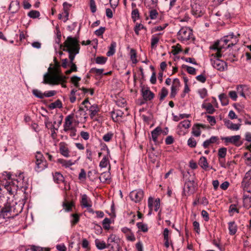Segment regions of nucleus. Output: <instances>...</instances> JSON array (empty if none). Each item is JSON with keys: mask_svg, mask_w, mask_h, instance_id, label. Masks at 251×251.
I'll use <instances>...</instances> for the list:
<instances>
[{"mask_svg": "<svg viewBox=\"0 0 251 251\" xmlns=\"http://www.w3.org/2000/svg\"><path fill=\"white\" fill-rule=\"evenodd\" d=\"M221 139L222 140L224 141L226 143V144H231L237 147H239L242 144V143L240 142L241 136L239 135L227 137H222Z\"/></svg>", "mask_w": 251, "mask_h": 251, "instance_id": "nucleus-9", "label": "nucleus"}, {"mask_svg": "<svg viewBox=\"0 0 251 251\" xmlns=\"http://www.w3.org/2000/svg\"><path fill=\"white\" fill-rule=\"evenodd\" d=\"M57 162L65 168H70L71 166L75 165L77 162V160L73 161L72 160H67L63 159H58Z\"/></svg>", "mask_w": 251, "mask_h": 251, "instance_id": "nucleus-20", "label": "nucleus"}, {"mask_svg": "<svg viewBox=\"0 0 251 251\" xmlns=\"http://www.w3.org/2000/svg\"><path fill=\"white\" fill-rule=\"evenodd\" d=\"M86 156L89 161L92 162L93 160V152L90 149L88 148L86 150Z\"/></svg>", "mask_w": 251, "mask_h": 251, "instance_id": "nucleus-62", "label": "nucleus"}, {"mask_svg": "<svg viewBox=\"0 0 251 251\" xmlns=\"http://www.w3.org/2000/svg\"><path fill=\"white\" fill-rule=\"evenodd\" d=\"M35 170L37 172L43 171L48 167L47 161L40 151H37L35 154Z\"/></svg>", "mask_w": 251, "mask_h": 251, "instance_id": "nucleus-7", "label": "nucleus"}, {"mask_svg": "<svg viewBox=\"0 0 251 251\" xmlns=\"http://www.w3.org/2000/svg\"><path fill=\"white\" fill-rule=\"evenodd\" d=\"M177 38L178 40L184 43L193 41L195 39L192 30L186 27H183L179 30L177 34Z\"/></svg>", "mask_w": 251, "mask_h": 251, "instance_id": "nucleus-5", "label": "nucleus"}, {"mask_svg": "<svg viewBox=\"0 0 251 251\" xmlns=\"http://www.w3.org/2000/svg\"><path fill=\"white\" fill-rule=\"evenodd\" d=\"M168 94V90L166 88L163 87L160 92L159 93V95L160 96V100L162 101L164 99V98L167 96Z\"/></svg>", "mask_w": 251, "mask_h": 251, "instance_id": "nucleus-53", "label": "nucleus"}, {"mask_svg": "<svg viewBox=\"0 0 251 251\" xmlns=\"http://www.w3.org/2000/svg\"><path fill=\"white\" fill-rule=\"evenodd\" d=\"M229 36L231 37V42L230 44H228V47H232L238 43V37L236 35H234L233 33L229 34Z\"/></svg>", "mask_w": 251, "mask_h": 251, "instance_id": "nucleus-45", "label": "nucleus"}, {"mask_svg": "<svg viewBox=\"0 0 251 251\" xmlns=\"http://www.w3.org/2000/svg\"><path fill=\"white\" fill-rule=\"evenodd\" d=\"M191 125V122L188 120H185L180 122L178 125V127L180 128H184L185 129H188L190 127Z\"/></svg>", "mask_w": 251, "mask_h": 251, "instance_id": "nucleus-43", "label": "nucleus"}, {"mask_svg": "<svg viewBox=\"0 0 251 251\" xmlns=\"http://www.w3.org/2000/svg\"><path fill=\"white\" fill-rule=\"evenodd\" d=\"M158 0H146L145 4L148 9L155 8L158 5Z\"/></svg>", "mask_w": 251, "mask_h": 251, "instance_id": "nucleus-28", "label": "nucleus"}, {"mask_svg": "<svg viewBox=\"0 0 251 251\" xmlns=\"http://www.w3.org/2000/svg\"><path fill=\"white\" fill-rule=\"evenodd\" d=\"M136 226L138 229L144 232H146L148 231V227L147 224L142 222L137 223Z\"/></svg>", "mask_w": 251, "mask_h": 251, "instance_id": "nucleus-49", "label": "nucleus"}, {"mask_svg": "<svg viewBox=\"0 0 251 251\" xmlns=\"http://www.w3.org/2000/svg\"><path fill=\"white\" fill-rule=\"evenodd\" d=\"M27 16L30 18L35 19L40 17V13L37 10H32L28 13Z\"/></svg>", "mask_w": 251, "mask_h": 251, "instance_id": "nucleus-50", "label": "nucleus"}, {"mask_svg": "<svg viewBox=\"0 0 251 251\" xmlns=\"http://www.w3.org/2000/svg\"><path fill=\"white\" fill-rule=\"evenodd\" d=\"M80 202L82 206L84 207L88 208L92 206L91 204L88 203V197L86 194H83L81 196Z\"/></svg>", "mask_w": 251, "mask_h": 251, "instance_id": "nucleus-36", "label": "nucleus"}, {"mask_svg": "<svg viewBox=\"0 0 251 251\" xmlns=\"http://www.w3.org/2000/svg\"><path fill=\"white\" fill-rule=\"evenodd\" d=\"M130 58L132 61L133 64H136L137 63V52L135 50L131 49L130 50Z\"/></svg>", "mask_w": 251, "mask_h": 251, "instance_id": "nucleus-41", "label": "nucleus"}, {"mask_svg": "<svg viewBox=\"0 0 251 251\" xmlns=\"http://www.w3.org/2000/svg\"><path fill=\"white\" fill-rule=\"evenodd\" d=\"M124 113L120 110H115L112 112L111 116L113 120L118 121L123 116Z\"/></svg>", "mask_w": 251, "mask_h": 251, "instance_id": "nucleus-38", "label": "nucleus"}, {"mask_svg": "<svg viewBox=\"0 0 251 251\" xmlns=\"http://www.w3.org/2000/svg\"><path fill=\"white\" fill-rule=\"evenodd\" d=\"M144 197V192L142 190L132 191L129 194L131 200L136 203L140 202Z\"/></svg>", "mask_w": 251, "mask_h": 251, "instance_id": "nucleus-12", "label": "nucleus"}, {"mask_svg": "<svg viewBox=\"0 0 251 251\" xmlns=\"http://www.w3.org/2000/svg\"><path fill=\"white\" fill-rule=\"evenodd\" d=\"M88 110L89 112L90 118L94 121H97V119L95 118V117L98 114V112L100 111L98 105L93 104L91 105Z\"/></svg>", "mask_w": 251, "mask_h": 251, "instance_id": "nucleus-17", "label": "nucleus"}, {"mask_svg": "<svg viewBox=\"0 0 251 251\" xmlns=\"http://www.w3.org/2000/svg\"><path fill=\"white\" fill-rule=\"evenodd\" d=\"M172 48H173V49L172 50V53L174 55H176L178 54L182 51V50L181 48V46L179 44H177L176 46H173Z\"/></svg>", "mask_w": 251, "mask_h": 251, "instance_id": "nucleus-55", "label": "nucleus"}, {"mask_svg": "<svg viewBox=\"0 0 251 251\" xmlns=\"http://www.w3.org/2000/svg\"><path fill=\"white\" fill-rule=\"evenodd\" d=\"M149 17L151 20H155L158 16V12L155 8L149 9Z\"/></svg>", "mask_w": 251, "mask_h": 251, "instance_id": "nucleus-44", "label": "nucleus"}, {"mask_svg": "<svg viewBox=\"0 0 251 251\" xmlns=\"http://www.w3.org/2000/svg\"><path fill=\"white\" fill-rule=\"evenodd\" d=\"M243 206L247 209H249L251 207V194L247 195L244 194L243 197Z\"/></svg>", "mask_w": 251, "mask_h": 251, "instance_id": "nucleus-22", "label": "nucleus"}, {"mask_svg": "<svg viewBox=\"0 0 251 251\" xmlns=\"http://www.w3.org/2000/svg\"><path fill=\"white\" fill-rule=\"evenodd\" d=\"M99 178L101 182L110 183L111 180V174H100Z\"/></svg>", "mask_w": 251, "mask_h": 251, "instance_id": "nucleus-25", "label": "nucleus"}, {"mask_svg": "<svg viewBox=\"0 0 251 251\" xmlns=\"http://www.w3.org/2000/svg\"><path fill=\"white\" fill-rule=\"evenodd\" d=\"M219 99L223 105H226L228 104V100L226 96L224 94H221L219 96Z\"/></svg>", "mask_w": 251, "mask_h": 251, "instance_id": "nucleus-56", "label": "nucleus"}, {"mask_svg": "<svg viewBox=\"0 0 251 251\" xmlns=\"http://www.w3.org/2000/svg\"><path fill=\"white\" fill-rule=\"evenodd\" d=\"M218 140V137L217 136H213L209 139L205 140L202 144L204 149L208 148V147L212 144L216 143Z\"/></svg>", "mask_w": 251, "mask_h": 251, "instance_id": "nucleus-27", "label": "nucleus"}, {"mask_svg": "<svg viewBox=\"0 0 251 251\" xmlns=\"http://www.w3.org/2000/svg\"><path fill=\"white\" fill-rule=\"evenodd\" d=\"M95 242L97 248L99 250H103L107 247L105 242L103 241H100L97 239Z\"/></svg>", "mask_w": 251, "mask_h": 251, "instance_id": "nucleus-42", "label": "nucleus"}, {"mask_svg": "<svg viewBox=\"0 0 251 251\" xmlns=\"http://www.w3.org/2000/svg\"><path fill=\"white\" fill-rule=\"evenodd\" d=\"M228 228L229 234L230 235H234L237 231V226L234 221H231L228 223Z\"/></svg>", "mask_w": 251, "mask_h": 251, "instance_id": "nucleus-21", "label": "nucleus"}, {"mask_svg": "<svg viewBox=\"0 0 251 251\" xmlns=\"http://www.w3.org/2000/svg\"><path fill=\"white\" fill-rule=\"evenodd\" d=\"M142 96L147 101L151 100L154 97V94L148 89L142 90Z\"/></svg>", "mask_w": 251, "mask_h": 251, "instance_id": "nucleus-23", "label": "nucleus"}, {"mask_svg": "<svg viewBox=\"0 0 251 251\" xmlns=\"http://www.w3.org/2000/svg\"><path fill=\"white\" fill-rule=\"evenodd\" d=\"M107 60V58L105 57L102 56H98L95 58V62L98 64L103 65L106 63Z\"/></svg>", "mask_w": 251, "mask_h": 251, "instance_id": "nucleus-51", "label": "nucleus"}, {"mask_svg": "<svg viewBox=\"0 0 251 251\" xmlns=\"http://www.w3.org/2000/svg\"><path fill=\"white\" fill-rule=\"evenodd\" d=\"M143 29H145V27L142 24L136 23L134 27V32L137 35L139 34V31Z\"/></svg>", "mask_w": 251, "mask_h": 251, "instance_id": "nucleus-54", "label": "nucleus"}, {"mask_svg": "<svg viewBox=\"0 0 251 251\" xmlns=\"http://www.w3.org/2000/svg\"><path fill=\"white\" fill-rule=\"evenodd\" d=\"M201 125L200 124H197L194 125L192 127V134L196 136L199 137L201 134Z\"/></svg>", "mask_w": 251, "mask_h": 251, "instance_id": "nucleus-32", "label": "nucleus"}, {"mask_svg": "<svg viewBox=\"0 0 251 251\" xmlns=\"http://www.w3.org/2000/svg\"><path fill=\"white\" fill-rule=\"evenodd\" d=\"M15 185L11 183L10 180L6 181L4 185V188L6 190L7 192L10 195H13L15 193V190L16 189Z\"/></svg>", "mask_w": 251, "mask_h": 251, "instance_id": "nucleus-19", "label": "nucleus"}, {"mask_svg": "<svg viewBox=\"0 0 251 251\" xmlns=\"http://www.w3.org/2000/svg\"><path fill=\"white\" fill-rule=\"evenodd\" d=\"M60 153L64 157L70 156V151L68 146L65 142H60L59 144Z\"/></svg>", "mask_w": 251, "mask_h": 251, "instance_id": "nucleus-16", "label": "nucleus"}, {"mask_svg": "<svg viewBox=\"0 0 251 251\" xmlns=\"http://www.w3.org/2000/svg\"><path fill=\"white\" fill-rule=\"evenodd\" d=\"M72 219L71 220V223L73 225L77 224L79 220V217L77 214H72L71 215Z\"/></svg>", "mask_w": 251, "mask_h": 251, "instance_id": "nucleus-61", "label": "nucleus"}, {"mask_svg": "<svg viewBox=\"0 0 251 251\" xmlns=\"http://www.w3.org/2000/svg\"><path fill=\"white\" fill-rule=\"evenodd\" d=\"M161 35V33L155 34L151 36V48L155 49L157 47V45L159 41V36Z\"/></svg>", "mask_w": 251, "mask_h": 251, "instance_id": "nucleus-26", "label": "nucleus"}, {"mask_svg": "<svg viewBox=\"0 0 251 251\" xmlns=\"http://www.w3.org/2000/svg\"><path fill=\"white\" fill-rule=\"evenodd\" d=\"M198 92L201 99H204L207 95V91L205 88H201L198 90Z\"/></svg>", "mask_w": 251, "mask_h": 251, "instance_id": "nucleus-63", "label": "nucleus"}, {"mask_svg": "<svg viewBox=\"0 0 251 251\" xmlns=\"http://www.w3.org/2000/svg\"><path fill=\"white\" fill-rule=\"evenodd\" d=\"M131 18L134 23L140 19V13L138 9H133L131 13Z\"/></svg>", "mask_w": 251, "mask_h": 251, "instance_id": "nucleus-40", "label": "nucleus"}, {"mask_svg": "<svg viewBox=\"0 0 251 251\" xmlns=\"http://www.w3.org/2000/svg\"><path fill=\"white\" fill-rule=\"evenodd\" d=\"M227 149L226 148H221L218 150V156L220 158H224L226 154Z\"/></svg>", "mask_w": 251, "mask_h": 251, "instance_id": "nucleus-58", "label": "nucleus"}, {"mask_svg": "<svg viewBox=\"0 0 251 251\" xmlns=\"http://www.w3.org/2000/svg\"><path fill=\"white\" fill-rule=\"evenodd\" d=\"M111 220L108 218H105L102 221V226L104 229L108 230L110 228Z\"/></svg>", "mask_w": 251, "mask_h": 251, "instance_id": "nucleus-57", "label": "nucleus"}, {"mask_svg": "<svg viewBox=\"0 0 251 251\" xmlns=\"http://www.w3.org/2000/svg\"><path fill=\"white\" fill-rule=\"evenodd\" d=\"M202 107L205 109L207 112L209 114H213L215 111L211 103H208L206 105H202Z\"/></svg>", "mask_w": 251, "mask_h": 251, "instance_id": "nucleus-48", "label": "nucleus"}, {"mask_svg": "<svg viewBox=\"0 0 251 251\" xmlns=\"http://www.w3.org/2000/svg\"><path fill=\"white\" fill-rule=\"evenodd\" d=\"M32 94L38 98L43 99L44 98V94L38 89H33L32 90Z\"/></svg>", "mask_w": 251, "mask_h": 251, "instance_id": "nucleus-59", "label": "nucleus"}, {"mask_svg": "<svg viewBox=\"0 0 251 251\" xmlns=\"http://www.w3.org/2000/svg\"><path fill=\"white\" fill-rule=\"evenodd\" d=\"M161 131V129L160 127H156L154 130L151 131V138L154 142H157V139L158 135Z\"/></svg>", "mask_w": 251, "mask_h": 251, "instance_id": "nucleus-31", "label": "nucleus"}, {"mask_svg": "<svg viewBox=\"0 0 251 251\" xmlns=\"http://www.w3.org/2000/svg\"><path fill=\"white\" fill-rule=\"evenodd\" d=\"M183 179L185 182H195V174H183Z\"/></svg>", "mask_w": 251, "mask_h": 251, "instance_id": "nucleus-29", "label": "nucleus"}, {"mask_svg": "<svg viewBox=\"0 0 251 251\" xmlns=\"http://www.w3.org/2000/svg\"><path fill=\"white\" fill-rule=\"evenodd\" d=\"M119 239L115 234H111L107 239V247H110L112 243H117Z\"/></svg>", "mask_w": 251, "mask_h": 251, "instance_id": "nucleus-37", "label": "nucleus"}, {"mask_svg": "<svg viewBox=\"0 0 251 251\" xmlns=\"http://www.w3.org/2000/svg\"><path fill=\"white\" fill-rule=\"evenodd\" d=\"M148 206L150 208V211L149 212V214H151V211L152 210L153 204H154V210L155 211H157L160 208V200L159 199H156L154 201H153V199L151 197H150L148 199Z\"/></svg>", "mask_w": 251, "mask_h": 251, "instance_id": "nucleus-13", "label": "nucleus"}, {"mask_svg": "<svg viewBox=\"0 0 251 251\" xmlns=\"http://www.w3.org/2000/svg\"><path fill=\"white\" fill-rule=\"evenodd\" d=\"M56 122L55 121L52 123L49 120H46L45 122L46 127L50 130L53 129L54 130H58V127H55L54 125L56 124Z\"/></svg>", "mask_w": 251, "mask_h": 251, "instance_id": "nucleus-39", "label": "nucleus"}, {"mask_svg": "<svg viewBox=\"0 0 251 251\" xmlns=\"http://www.w3.org/2000/svg\"><path fill=\"white\" fill-rule=\"evenodd\" d=\"M101 151L105 152L102 160L100 161V167L101 168H106L109 164V157H110V151L106 145L102 146Z\"/></svg>", "mask_w": 251, "mask_h": 251, "instance_id": "nucleus-10", "label": "nucleus"}, {"mask_svg": "<svg viewBox=\"0 0 251 251\" xmlns=\"http://www.w3.org/2000/svg\"><path fill=\"white\" fill-rule=\"evenodd\" d=\"M63 50L66 51L69 53V58L70 62L68 66L70 67L71 71L73 72L77 71V67L76 65L74 63L73 61L76 54L79 51V45L78 41L75 38L70 36L67 37V39L64 42ZM60 48L63 47L62 45H60Z\"/></svg>", "mask_w": 251, "mask_h": 251, "instance_id": "nucleus-2", "label": "nucleus"}, {"mask_svg": "<svg viewBox=\"0 0 251 251\" xmlns=\"http://www.w3.org/2000/svg\"><path fill=\"white\" fill-rule=\"evenodd\" d=\"M71 6H72V5L71 4L68 3L67 2H64L63 3L64 13H65V16L67 18L66 20H68V19L69 10H70V8L71 7Z\"/></svg>", "mask_w": 251, "mask_h": 251, "instance_id": "nucleus-46", "label": "nucleus"}, {"mask_svg": "<svg viewBox=\"0 0 251 251\" xmlns=\"http://www.w3.org/2000/svg\"><path fill=\"white\" fill-rule=\"evenodd\" d=\"M116 43L115 42H113L111 43L109 47V50L106 53L107 56H111L114 54L116 51Z\"/></svg>", "mask_w": 251, "mask_h": 251, "instance_id": "nucleus-35", "label": "nucleus"}, {"mask_svg": "<svg viewBox=\"0 0 251 251\" xmlns=\"http://www.w3.org/2000/svg\"><path fill=\"white\" fill-rule=\"evenodd\" d=\"M231 37L229 34L224 36L218 42L216 43L213 45V49L217 50L223 52V49L225 48H228V44H230L231 42Z\"/></svg>", "mask_w": 251, "mask_h": 251, "instance_id": "nucleus-8", "label": "nucleus"}, {"mask_svg": "<svg viewBox=\"0 0 251 251\" xmlns=\"http://www.w3.org/2000/svg\"><path fill=\"white\" fill-rule=\"evenodd\" d=\"M196 187V182H185L184 186V192L185 193H187L188 195L192 194L195 191Z\"/></svg>", "mask_w": 251, "mask_h": 251, "instance_id": "nucleus-15", "label": "nucleus"}, {"mask_svg": "<svg viewBox=\"0 0 251 251\" xmlns=\"http://www.w3.org/2000/svg\"><path fill=\"white\" fill-rule=\"evenodd\" d=\"M187 145L191 148H194L197 145V142L194 138L190 137L187 141Z\"/></svg>", "mask_w": 251, "mask_h": 251, "instance_id": "nucleus-64", "label": "nucleus"}, {"mask_svg": "<svg viewBox=\"0 0 251 251\" xmlns=\"http://www.w3.org/2000/svg\"><path fill=\"white\" fill-rule=\"evenodd\" d=\"M18 214L15 213L11 206H0V224H3L8 219L14 218Z\"/></svg>", "mask_w": 251, "mask_h": 251, "instance_id": "nucleus-6", "label": "nucleus"}, {"mask_svg": "<svg viewBox=\"0 0 251 251\" xmlns=\"http://www.w3.org/2000/svg\"><path fill=\"white\" fill-rule=\"evenodd\" d=\"M74 205L73 202L68 201L66 200L64 201L62 203V206L66 212L72 211V207Z\"/></svg>", "mask_w": 251, "mask_h": 251, "instance_id": "nucleus-34", "label": "nucleus"}, {"mask_svg": "<svg viewBox=\"0 0 251 251\" xmlns=\"http://www.w3.org/2000/svg\"><path fill=\"white\" fill-rule=\"evenodd\" d=\"M174 82L176 83V84H173L171 87V92L170 94V97L171 98H174L177 93L178 87L179 84V80L177 78H175L174 79Z\"/></svg>", "mask_w": 251, "mask_h": 251, "instance_id": "nucleus-24", "label": "nucleus"}, {"mask_svg": "<svg viewBox=\"0 0 251 251\" xmlns=\"http://www.w3.org/2000/svg\"><path fill=\"white\" fill-rule=\"evenodd\" d=\"M6 178L16 187L22 188L26 185L27 181L25 178L24 174H6L5 179Z\"/></svg>", "mask_w": 251, "mask_h": 251, "instance_id": "nucleus-3", "label": "nucleus"}, {"mask_svg": "<svg viewBox=\"0 0 251 251\" xmlns=\"http://www.w3.org/2000/svg\"><path fill=\"white\" fill-rule=\"evenodd\" d=\"M182 67L186 69L187 72L190 75H195L196 74V70L194 67L186 65H182Z\"/></svg>", "mask_w": 251, "mask_h": 251, "instance_id": "nucleus-52", "label": "nucleus"}, {"mask_svg": "<svg viewBox=\"0 0 251 251\" xmlns=\"http://www.w3.org/2000/svg\"><path fill=\"white\" fill-rule=\"evenodd\" d=\"M199 164L203 169H206L208 167V163L206 157H201L199 160Z\"/></svg>", "mask_w": 251, "mask_h": 251, "instance_id": "nucleus-47", "label": "nucleus"}, {"mask_svg": "<svg viewBox=\"0 0 251 251\" xmlns=\"http://www.w3.org/2000/svg\"><path fill=\"white\" fill-rule=\"evenodd\" d=\"M224 123L225 125L228 129H229L233 131L238 130L241 126V124H233L232 122L228 120H224Z\"/></svg>", "mask_w": 251, "mask_h": 251, "instance_id": "nucleus-18", "label": "nucleus"}, {"mask_svg": "<svg viewBox=\"0 0 251 251\" xmlns=\"http://www.w3.org/2000/svg\"><path fill=\"white\" fill-rule=\"evenodd\" d=\"M222 52L217 50L215 55H212L210 61L215 69L220 71H225L227 69V65L226 62L219 59L222 55Z\"/></svg>", "mask_w": 251, "mask_h": 251, "instance_id": "nucleus-4", "label": "nucleus"}, {"mask_svg": "<svg viewBox=\"0 0 251 251\" xmlns=\"http://www.w3.org/2000/svg\"><path fill=\"white\" fill-rule=\"evenodd\" d=\"M228 212L230 214V215H233V214L234 213H239V209H238L236 208V205L235 204H231L230 205L229 210H228Z\"/></svg>", "mask_w": 251, "mask_h": 251, "instance_id": "nucleus-60", "label": "nucleus"}, {"mask_svg": "<svg viewBox=\"0 0 251 251\" xmlns=\"http://www.w3.org/2000/svg\"><path fill=\"white\" fill-rule=\"evenodd\" d=\"M251 174H245L241 182V187H244V184H246V186H250L251 185Z\"/></svg>", "mask_w": 251, "mask_h": 251, "instance_id": "nucleus-30", "label": "nucleus"}, {"mask_svg": "<svg viewBox=\"0 0 251 251\" xmlns=\"http://www.w3.org/2000/svg\"><path fill=\"white\" fill-rule=\"evenodd\" d=\"M74 117V114H70L65 118V122L63 125L64 130L65 132H67L70 129H72V128L74 127L72 126Z\"/></svg>", "mask_w": 251, "mask_h": 251, "instance_id": "nucleus-14", "label": "nucleus"}, {"mask_svg": "<svg viewBox=\"0 0 251 251\" xmlns=\"http://www.w3.org/2000/svg\"><path fill=\"white\" fill-rule=\"evenodd\" d=\"M191 7V13L195 18L201 17L205 13L204 8L199 4L194 3Z\"/></svg>", "mask_w": 251, "mask_h": 251, "instance_id": "nucleus-11", "label": "nucleus"}, {"mask_svg": "<svg viewBox=\"0 0 251 251\" xmlns=\"http://www.w3.org/2000/svg\"><path fill=\"white\" fill-rule=\"evenodd\" d=\"M54 181L57 183L64 182L65 178L62 174H52Z\"/></svg>", "mask_w": 251, "mask_h": 251, "instance_id": "nucleus-33", "label": "nucleus"}, {"mask_svg": "<svg viewBox=\"0 0 251 251\" xmlns=\"http://www.w3.org/2000/svg\"><path fill=\"white\" fill-rule=\"evenodd\" d=\"M67 77L63 75L58 63H55L53 67L50 66L48 71L44 75L42 83L50 85L60 84L63 88L66 87V82Z\"/></svg>", "mask_w": 251, "mask_h": 251, "instance_id": "nucleus-1", "label": "nucleus"}]
</instances>
